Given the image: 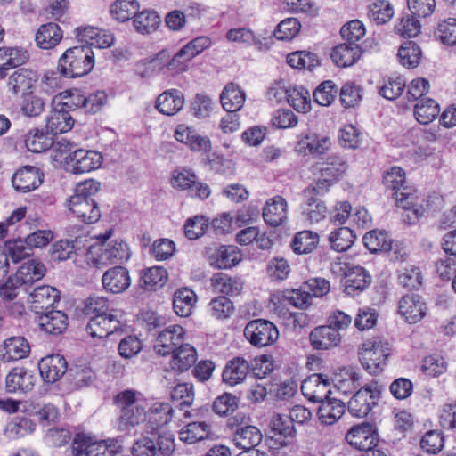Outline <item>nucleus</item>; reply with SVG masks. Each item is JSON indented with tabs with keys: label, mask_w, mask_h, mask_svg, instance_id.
Here are the masks:
<instances>
[{
	"label": "nucleus",
	"mask_w": 456,
	"mask_h": 456,
	"mask_svg": "<svg viewBox=\"0 0 456 456\" xmlns=\"http://www.w3.org/2000/svg\"><path fill=\"white\" fill-rule=\"evenodd\" d=\"M111 231L98 237L99 243L91 245L87 249L86 261L89 265L101 268L109 264L126 261L131 256L128 245L123 240H113L109 244Z\"/></svg>",
	"instance_id": "f257e3e1"
},
{
	"label": "nucleus",
	"mask_w": 456,
	"mask_h": 456,
	"mask_svg": "<svg viewBox=\"0 0 456 456\" xmlns=\"http://www.w3.org/2000/svg\"><path fill=\"white\" fill-rule=\"evenodd\" d=\"M45 272L44 264L35 259L28 260L13 276L0 283V296L6 300H13L20 290L28 292V287L41 280Z\"/></svg>",
	"instance_id": "f03ea898"
},
{
	"label": "nucleus",
	"mask_w": 456,
	"mask_h": 456,
	"mask_svg": "<svg viewBox=\"0 0 456 456\" xmlns=\"http://www.w3.org/2000/svg\"><path fill=\"white\" fill-rule=\"evenodd\" d=\"M94 65V56L90 46L79 45L69 48L61 56L57 69L65 77L87 75Z\"/></svg>",
	"instance_id": "7ed1b4c3"
},
{
	"label": "nucleus",
	"mask_w": 456,
	"mask_h": 456,
	"mask_svg": "<svg viewBox=\"0 0 456 456\" xmlns=\"http://www.w3.org/2000/svg\"><path fill=\"white\" fill-rule=\"evenodd\" d=\"M175 449L172 434L153 428L134 443L131 453L133 456H171Z\"/></svg>",
	"instance_id": "20e7f679"
},
{
	"label": "nucleus",
	"mask_w": 456,
	"mask_h": 456,
	"mask_svg": "<svg viewBox=\"0 0 456 456\" xmlns=\"http://www.w3.org/2000/svg\"><path fill=\"white\" fill-rule=\"evenodd\" d=\"M390 355L389 343L380 337L365 340L358 349L359 361L370 373L380 372Z\"/></svg>",
	"instance_id": "39448f33"
},
{
	"label": "nucleus",
	"mask_w": 456,
	"mask_h": 456,
	"mask_svg": "<svg viewBox=\"0 0 456 456\" xmlns=\"http://www.w3.org/2000/svg\"><path fill=\"white\" fill-rule=\"evenodd\" d=\"M381 388L378 384H370L360 388L348 402L349 412L357 418L368 415L373 405L376 404Z\"/></svg>",
	"instance_id": "423d86ee"
},
{
	"label": "nucleus",
	"mask_w": 456,
	"mask_h": 456,
	"mask_svg": "<svg viewBox=\"0 0 456 456\" xmlns=\"http://www.w3.org/2000/svg\"><path fill=\"white\" fill-rule=\"evenodd\" d=\"M184 330L180 325H170L159 331L154 344L157 354L167 356L174 353L184 340Z\"/></svg>",
	"instance_id": "0eeeda50"
},
{
	"label": "nucleus",
	"mask_w": 456,
	"mask_h": 456,
	"mask_svg": "<svg viewBox=\"0 0 456 456\" xmlns=\"http://www.w3.org/2000/svg\"><path fill=\"white\" fill-rule=\"evenodd\" d=\"M65 159L72 173L83 174L98 168L102 164V157L94 151L76 149Z\"/></svg>",
	"instance_id": "6e6552de"
},
{
	"label": "nucleus",
	"mask_w": 456,
	"mask_h": 456,
	"mask_svg": "<svg viewBox=\"0 0 456 456\" xmlns=\"http://www.w3.org/2000/svg\"><path fill=\"white\" fill-rule=\"evenodd\" d=\"M119 328L120 321L118 313H110L107 315L97 314L89 317L86 331L92 338H104Z\"/></svg>",
	"instance_id": "1a4fd4ad"
},
{
	"label": "nucleus",
	"mask_w": 456,
	"mask_h": 456,
	"mask_svg": "<svg viewBox=\"0 0 456 456\" xmlns=\"http://www.w3.org/2000/svg\"><path fill=\"white\" fill-rule=\"evenodd\" d=\"M348 444L365 452L375 449L377 434L374 427L370 423H362L353 427L346 434Z\"/></svg>",
	"instance_id": "9d476101"
},
{
	"label": "nucleus",
	"mask_w": 456,
	"mask_h": 456,
	"mask_svg": "<svg viewBox=\"0 0 456 456\" xmlns=\"http://www.w3.org/2000/svg\"><path fill=\"white\" fill-rule=\"evenodd\" d=\"M331 379L322 373H315L305 379L301 384L303 395L310 401L319 402L328 398L327 395L330 393V387Z\"/></svg>",
	"instance_id": "9b49d317"
},
{
	"label": "nucleus",
	"mask_w": 456,
	"mask_h": 456,
	"mask_svg": "<svg viewBox=\"0 0 456 456\" xmlns=\"http://www.w3.org/2000/svg\"><path fill=\"white\" fill-rule=\"evenodd\" d=\"M43 182V174L33 166H25L12 175V183L18 192L27 193L37 189Z\"/></svg>",
	"instance_id": "f8f14e48"
},
{
	"label": "nucleus",
	"mask_w": 456,
	"mask_h": 456,
	"mask_svg": "<svg viewBox=\"0 0 456 456\" xmlns=\"http://www.w3.org/2000/svg\"><path fill=\"white\" fill-rule=\"evenodd\" d=\"M40 375L45 382L54 383L65 373L68 374V363L61 354H51L38 362Z\"/></svg>",
	"instance_id": "ddd939ff"
},
{
	"label": "nucleus",
	"mask_w": 456,
	"mask_h": 456,
	"mask_svg": "<svg viewBox=\"0 0 456 456\" xmlns=\"http://www.w3.org/2000/svg\"><path fill=\"white\" fill-rule=\"evenodd\" d=\"M175 138L196 152H209L212 149L211 141L208 136L200 135L194 129L179 125L175 131Z\"/></svg>",
	"instance_id": "4468645a"
},
{
	"label": "nucleus",
	"mask_w": 456,
	"mask_h": 456,
	"mask_svg": "<svg viewBox=\"0 0 456 456\" xmlns=\"http://www.w3.org/2000/svg\"><path fill=\"white\" fill-rule=\"evenodd\" d=\"M30 354V345L27 338L15 336L6 338L0 345V359L4 362L27 358Z\"/></svg>",
	"instance_id": "2eb2a0df"
},
{
	"label": "nucleus",
	"mask_w": 456,
	"mask_h": 456,
	"mask_svg": "<svg viewBox=\"0 0 456 456\" xmlns=\"http://www.w3.org/2000/svg\"><path fill=\"white\" fill-rule=\"evenodd\" d=\"M59 300V290L48 285L37 287L29 293L31 309L37 314L50 310Z\"/></svg>",
	"instance_id": "dca6fc26"
},
{
	"label": "nucleus",
	"mask_w": 456,
	"mask_h": 456,
	"mask_svg": "<svg viewBox=\"0 0 456 456\" xmlns=\"http://www.w3.org/2000/svg\"><path fill=\"white\" fill-rule=\"evenodd\" d=\"M288 204L284 198L276 195L269 199L262 208L265 223L271 227H278L287 220Z\"/></svg>",
	"instance_id": "f3484780"
},
{
	"label": "nucleus",
	"mask_w": 456,
	"mask_h": 456,
	"mask_svg": "<svg viewBox=\"0 0 456 456\" xmlns=\"http://www.w3.org/2000/svg\"><path fill=\"white\" fill-rule=\"evenodd\" d=\"M309 341L315 350H330L339 345L341 335L332 325L318 326L310 332Z\"/></svg>",
	"instance_id": "a211bd4d"
},
{
	"label": "nucleus",
	"mask_w": 456,
	"mask_h": 456,
	"mask_svg": "<svg viewBox=\"0 0 456 456\" xmlns=\"http://www.w3.org/2000/svg\"><path fill=\"white\" fill-rule=\"evenodd\" d=\"M69 208L78 219L86 224H94L101 217V212L95 200L70 196L69 199Z\"/></svg>",
	"instance_id": "6ab92c4d"
},
{
	"label": "nucleus",
	"mask_w": 456,
	"mask_h": 456,
	"mask_svg": "<svg viewBox=\"0 0 456 456\" xmlns=\"http://www.w3.org/2000/svg\"><path fill=\"white\" fill-rule=\"evenodd\" d=\"M36 378L25 368H13L6 376L5 387L9 393H27L33 389Z\"/></svg>",
	"instance_id": "aec40b11"
},
{
	"label": "nucleus",
	"mask_w": 456,
	"mask_h": 456,
	"mask_svg": "<svg viewBox=\"0 0 456 456\" xmlns=\"http://www.w3.org/2000/svg\"><path fill=\"white\" fill-rule=\"evenodd\" d=\"M103 288L113 294H118L128 289L131 283L128 270L123 266L110 268L102 278Z\"/></svg>",
	"instance_id": "412c9836"
},
{
	"label": "nucleus",
	"mask_w": 456,
	"mask_h": 456,
	"mask_svg": "<svg viewBox=\"0 0 456 456\" xmlns=\"http://www.w3.org/2000/svg\"><path fill=\"white\" fill-rule=\"evenodd\" d=\"M395 200L396 205L405 211L403 216V221L409 224H416L424 213L423 207L418 203L417 196L412 192L396 191Z\"/></svg>",
	"instance_id": "4be33fe9"
},
{
	"label": "nucleus",
	"mask_w": 456,
	"mask_h": 456,
	"mask_svg": "<svg viewBox=\"0 0 456 456\" xmlns=\"http://www.w3.org/2000/svg\"><path fill=\"white\" fill-rule=\"evenodd\" d=\"M37 81V74L31 69H19L8 79V88L13 94L21 96L29 94Z\"/></svg>",
	"instance_id": "5701e85b"
},
{
	"label": "nucleus",
	"mask_w": 456,
	"mask_h": 456,
	"mask_svg": "<svg viewBox=\"0 0 456 456\" xmlns=\"http://www.w3.org/2000/svg\"><path fill=\"white\" fill-rule=\"evenodd\" d=\"M399 314L410 323H416L426 314L425 303L418 295H406L398 304Z\"/></svg>",
	"instance_id": "b1692460"
},
{
	"label": "nucleus",
	"mask_w": 456,
	"mask_h": 456,
	"mask_svg": "<svg viewBox=\"0 0 456 456\" xmlns=\"http://www.w3.org/2000/svg\"><path fill=\"white\" fill-rule=\"evenodd\" d=\"M40 329L50 335H60L68 327V316L62 311L48 310L38 314Z\"/></svg>",
	"instance_id": "393cba45"
},
{
	"label": "nucleus",
	"mask_w": 456,
	"mask_h": 456,
	"mask_svg": "<svg viewBox=\"0 0 456 456\" xmlns=\"http://www.w3.org/2000/svg\"><path fill=\"white\" fill-rule=\"evenodd\" d=\"M297 384L292 379L281 383L269 382L266 385H258V396L265 400L268 395L271 398L287 400L291 398L297 392Z\"/></svg>",
	"instance_id": "a878e982"
},
{
	"label": "nucleus",
	"mask_w": 456,
	"mask_h": 456,
	"mask_svg": "<svg viewBox=\"0 0 456 456\" xmlns=\"http://www.w3.org/2000/svg\"><path fill=\"white\" fill-rule=\"evenodd\" d=\"M240 261L237 247L222 245L215 249L209 256V264L216 269H229Z\"/></svg>",
	"instance_id": "bb28decb"
},
{
	"label": "nucleus",
	"mask_w": 456,
	"mask_h": 456,
	"mask_svg": "<svg viewBox=\"0 0 456 456\" xmlns=\"http://www.w3.org/2000/svg\"><path fill=\"white\" fill-rule=\"evenodd\" d=\"M63 33L55 22L41 25L37 30L35 41L37 45L45 50L54 48L62 39Z\"/></svg>",
	"instance_id": "cd10ccee"
},
{
	"label": "nucleus",
	"mask_w": 456,
	"mask_h": 456,
	"mask_svg": "<svg viewBox=\"0 0 456 456\" xmlns=\"http://www.w3.org/2000/svg\"><path fill=\"white\" fill-rule=\"evenodd\" d=\"M370 282L371 276L367 271L361 266H355L346 275L345 292L348 296L355 297L367 289Z\"/></svg>",
	"instance_id": "c85d7f7f"
},
{
	"label": "nucleus",
	"mask_w": 456,
	"mask_h": 456,
	"mask_svg": "<svg viewBox=\"0 0 456 456\" xmlns=\"http://www.w3.org/2000/svg\"><path fill=\"white\" fill-rule=\"evenodd\" d=\"M184 98L181 91L170 89L160 94L156 101V108L159 112L173 116L183 106Z\"/></svg>",
	"instance_id": "c756f323"
},
{
	"label": "nucleus",
	"mask_w": 456,
	"mask_h": 456,
	"mask_svg": "<svg viewBox=\"0 0 456 456\" xmlns=\"http://www.w3.org/2000/svg\"><path fill=\"white\" fill-rule=\"evenodd\" d=\"M73 126L74 119L69 110L61 106V109H54L50 112L45 127L52 134H58L71 130Z\"/></svg>",
	"instance_id": "7c9ffc66"
},
{
	"label": "nucleus",
	"mask_w": 456,
	"mask_h": 456,
	"mask_svg": "<svg viewBox=\"0 0 456 456\" xmlns=\"http://www.w3.org/2000/svg\"><path fill=\"white\" fill-rule=\"evenodd\" d=\"M361 53L362 50L357 44L346 42L333 48L331 59L337 66L346 68L354 64Z\"/></svg>",
	"instance_id": "2f4dec72"
},
{
	"label": "nucleus",
	"mask_w": 456,
	"mask_h": 456,
	"mask_svg": "<svg viewBox=\"0 0 456 456\" xmlns=\"http://www.w3.org/2000/svg\"><path fill=\"white\" fill-rule=\"evenodd\" d=\"M249 371V365L246 360L234 357L230 360L222 373L223 382L229 386H234L241 382Z\"/></svg>",
	"instance_id": "473e14b6"
},
{
	"label": "nucleus",
	"mask_w": 456,
	"mask_h": 456,
	"mask_svg": "<svg viewBox=\"0 0 456 456\" xmlns=\"http://www.w3.org/2000/svg\"><path fill=\"white\" fill-rule=\"evenodd\" d=\"M318 417L320 421L325 425H332L344 414L345 403L338 399L326 398L320 403Z\"/></svg>",
	"instance_id": "72a5a7b5"
},
{
	"label": "nucleus",
	"mask_w": 456,
	"mask_h": 456,
	"mask_svg": "<svg viewBox=\"0 0 456 456\" xmlns=\"http://www.w3.org/2000/svg\"><path fill=\"white\" fill-rule=\"evenodd\" d=\"M50 132L33 128L25 135V145L29 151L35 153L44 152L53 146L54 142Z\"/></svg>",
	"instance_id": "f704fd0d"
},
{
	"label": "nucleus",
	"mask_w": 456,
	"mask_h": 456,
	"mask_svg": "<svg viewBox=\"0 0 456 456\" xmlns=\"http://www.w3.org/2000/svg\"><path fill=\"white\" fill-rule=\"evenodd\" d=\"M146 419L147 411L142 405L129 409H123L120 410L118 427L120 431L129 433L132 428L143 423Z\"/></svg>",
	"instance_id": "c9c22d12"
},
{
	"label": "nucleus",
	"mask_w": 456,
	"mask_h": 456,
	"mask_svg": "<svg viewBox=\"0 0 456 456\" xmlns=\"http://www.w3.org/2000/svg\"><path fill=\"white\" fill-rule=\"evenodd\" d=\"M320 166L321 176L331 183L337 181L347 169L346 161L339 155L329 156Z\"/></svg>",
	"instance_id": "e433bc0d"
},
{
	"label": "nucleus",
	"mask_w": 456,
	"mask_h": 456,
	"mask_svg": "<svg viewBox=\"0 0 456 456\" xmlns=\"http://www.w3.org/2000/svg\"><path fill=\"white\" fill-rule=\"evenodd\" d=\"M330 138L328 136H305L297 145V151L301 154L322 155L330 150Z\"/></svg>",
	"instance_id": "4c0bfd02"
},
{
	"label": "nucleus",
	"mask_w": 456,
	"mask_h": 456,
	"mask_svg": "<svg viewBox=\"0 0 456 456\" xmlns=\"http://www.w3.org/2000/svg\"><path fill=\"white\" fill-rule=\"evenodd\" d=\"M245 94L233 83L227 85L220 95V102L226 112H237L244 105Z\"/></svg>",
	"instance_id": "58836bf2"
},
{
	"label": "nucleus",
	"mask_w": 456,
	"mask_h": 456,
	"mask_svg": "<svg viewBox=\"0 0 456 456\" xmlns=\"http://www.w3.org/2000/svg\"><path fill=\"white\" fill-rule=\"evenodd\" d=\"M172 354V368L181 372L188 370L197 360L195 348L183 341Z\"/></svg>",
	"instance_id": "ea45409f"
},
{
	"label": "nucleus",
	"mask_w": 456,
	"mask_h": 456,
	"mask_svg": "<svg viewBox=\"0 0 456 456\" xmlns=\"http://www.w3.org/2000/svg\"><path fill=\"white\" fill-rule=\"evenodd\" d=\"M195 302L196 295L191 289L187 288L179 289L174 294V311L181 317H187L191 314Z\"/></svg>",
	"instance_id": "a19ab883"
},
{
	"label": "nucleus",
	"mask_w": 456,
	"mask_h": 456,
	"mask_svg": "<svg viewBox=\"0 0 456 456\" xmlns=\"http://www.w3.org/2000/svg\"><path fill=\"white\" fill-rule=\"evenodd\" d=\"M210 426L206 422H191L185 425L180 431V439L187 444H194L198 441L208 438Z\"/></svg>",
	"instance_id": "79ce46f5"
},
{
	"label": "nucleus",
	"mask_w": 456,
	"mask_h": 456,
	"mask_svg": "<svg viewBox=\"0 0 456 456\" xmlns=\"http://www.w3.org/2000/svg\"><path fill=\"white\" fill-rule=\"evenodd\" d=\"M360 376L352 368H344L340 373L336 374L334 379H331V384L337 387L338 391L343 394H350L354 392L359 386Z\"/></svg>",
	"instance_id": "37998d69"
},
{
	"label": "nucleus",
	"mask_w": 456,
	"mask_h": 456,
	"mask_svg": "<svg viewBox=\"0 0 456 456\" xmlns=\"http://www.w3.org/2000/svg\"><path fill=\"white\" fill-rule=\"evenodd\" d=\"M139 7L137 0H116L110 5V12L115 20L126 22L131 18H134Z\"/></svg>",
	"instance_id": "c03bdc74"
},
{
	"label": "nucleus",
	"mask_w": 456,
	"mask_h": 456,
	"mask_svg": "<svg viewBox=\"0 0 456 456\" xmlns=\"http://www.w3.org/2000/svg\"><path fill=\"white\" fill-rule=\"evenodd\" d=\"M172 417L173 408L167 403H155L147 412V419L152 425V429L165 426L171 421Z\"/></svg>",
	"instance_id": "a18cd8bd"
},
{
	"label": "nucleus",
	"mask_w": 456,
	"mask_h": 456,
	"mask_svg": "<svg viewBox=\"0 0 456 456\" xmlns=\"http://www.w3.org/2000/svg\"><path fill=\"white\" fill-rule=\"evenodd\" d=\"M439 112L438 103L431 98L420 99L414 107V115L420 124H429Z\"/></svg>",
	"instance_id": "49530a36"
},
{
	"label": "nucleus",
	"mask_w": 456,
	"mask_h": 456,
	"mask_svg": "<svg viewBox=\"0 0 456 456\" xmlns=\"http://www.w3.org/2000/svg\"><path fill=\"white\" fill-rule=\"evenodd\" d=\"M160 21V17L156 12L144 10L141 12H137L133 23L138 33L150 34L158 28Z\"/></svg>",
	"instance_id": "de8ad7c7"
},
{
	"label": "nucleus",
	"mask_w": 456,
	"mask_h": 456,
	"mask_svg": "<svg viewBox=\"0 0 456 456\" xmlns=\"http://www.w3.org/2000/svg\"><path fill=\"white\" fill-rule=\"evenodd\" d=\"M319 236L311 231H302L297 232L292 240V250L298 255L309 254L317 246Z\"/></svg>",
	"instance_id": "09e8293b"
},
{
	"label": "nucleus",
	"mask_w": 456,
	"mask_h": 456,
	"mask_svg": "<svg viewBox=\"0 0 456 456\" xmlns=\"http://www.w3.org/2000/svg\"><path fill=\"white\" fill-rule=\"evenodd\" d=\"M36 424L24 416H15L5 426V433L11 438L22 437L34 432Z\"/></svg>",
	"instance_id": "8fccbe9b"
},
{
	"label": "nucleus",
	"mask_w": 456,
	"mask_h": 456,
	"mask_svg": "<svg viewBox=\"0 0 456 456\" xmlns=\"http://www.w3.org/2000/svg\"><path fill=\"white\" fill-rule=\"evenodd\" d=\"M355 240L354 232L348 227H340L330 232L329 241L332 249L344 252L351 248Z\"/></svg>",
	"instance_id": "3c124183"
},
{
	"label": "nucleus",
	"mask_w": 456,
	"mask_h": 456,
	"mask_svg": "<svg viewBox=\"0 0 456 456\" xmlns=\"http://www.w3.org/2000/svg\"><path fill=\"white\" fill-rule=\"evenodd\" d=\"M167 280V272L165 268L153 266L142 272L141 281L146 289H156L164 286Z\"/></svg>",
	"instance_id": "603ef678"
},
{
	"label": "nucleus",
	"mask_w": 456,
	"mask_h": 456,
	"mask_svg": "<svg viewBox=\"0 0 456 456\" xmlns=\"http://www.w3.org/2000/svg\"><path fill=\"white\" fill-rule=\"evenodd\" d=\"M363 243L370 252H387L391 248V239L382 231L372 230L363 236Z\"/></svg>",
	"instance_id": "864d4df0"
},
{
	"label": "nucleus",
	"mask_w": 456,
	"mask_h": 456,
	"mask_svg": "<svg viewBox=\"0 0 456 456\" xmlns=\"http://www.w3.org/2000/svg\"><path fill=\"white\" fill-rule=\"evenodd\" d=\"M287 102L298 112L306 113L311 110L310 93L302 86H290Z\"/></svg>",
	"instance_id": "5fc2aeb1"
},
{
	"label": "nucleus",
	"mask_w": 456,
	"mask_h": 456,
	"mask_svg": "<svg viewBox=\"0 0 456 456\" xmlns=\"http://www.w3.org/2000/svg\"><path fill=\"white\" fill-rule=\"evenodd\" d=\"M383 183L388 190H391L393 191L392 196L394 198L396 191L411 192V188L404 186L405 173L401 167H394L390 168V170H388L384 175Z\"/></svg>",
	"instance_id": "6e6d98bb"
},
{
	"label": "nucleus",
	"mask_w": 456,
	"mask_h": 456,
	"mask_svg": "<svg viewBox=\"0 0 456 456\" xmlns=\"http://www.w3.org/2000/svg\"><path fill=\"white\" fill-rule=\"evenodd\" d=\"M435 37L444 45H456V19L447 18L441 20L435 29Z\"/></svg>",
	"instance_id": "4d7b16f0"
},
{
	"label": "nucleus",
	"mask_w": 456,
	"mask_h": 456,
	"mask_svg": "<svg viewBox=\"0 0 456 456\" xmlns=\"http://www.w3.org/2000/svg\"><path fill=\"white\" fill-rule=\"evenodd\" d=\"M421 51L416 43L406 41L398 50V58L401 64L407 68H415L419 62Z\"/></svg>",
	"instance_id": "13d9d810"
},
{
	"label": "nucleus",
	"mask_w": 456,
	"mask_h": 456,
	"mask_svg": "<svg viewBox=\"0 0 456 456\" xmlns=\"http://www.w3.org/2000/svg\"><path fill=\"white\" fill-rule=\"evenodd\" d=\"M287 62L294 69H305L309 70H312L319 65V60L316 58V55L305 51L289 53L287 56Z\"/></svg>",
	"instance_id": "bf43d9fd"
},
{
	"label": "nucleus",
	"mask_w": 456,
	"mask_h": 456,
	"mask_svg": "<svg viewBox=\"0 0 456 456\" xmlns=\"http://www.w3.org/2000/svg\"><path fill=\"white\" fill-rule=\"evenodd\" d=\"M5 250L8 257L12 262L18 263L32 256L30 247L22 239L10 240L5 242Z\"/></svg>",
	"instance_id": "052dcab7"
},
{
	"label": "nucleus",
	"mask_w": 456,
	"mask_h": 456,
	"mask_svg": "<svg viewBox=\"0 0 456 456\" xmlns=\"http://www.w3.org/2000/svg\"><path fill=\"white\" fill-rule=\"evenodd\" d=\"M279 338L276 326L266 320L258 319V346H267L274 344Z\"/></svg>",
	"instance_id": "680f3d73"
},
{
	"label": "nucleus",
	"mask_w": 456,
	"mask_h": 456,
	"mask_svg": "<svg viewBox=\"0 0 456 456\" xmlns=\"http://www.w3.org/2000/svg\"><path fill=\"white\" fill-rule=\"evenodd\" d=\"M68 377L71 379L74 387L79 389L91 385L95 375L90 368L75 366L68 370Z\"/></svg>",
	"instance_id": "e2e57ef3"
},
{
	"label": "nucleus",
	"mask_w": 456,
	"mask_h": 456,
	"mask_svg": "<svg viewBox=\"0 0 456 456\" xmlns=\"http://www.w3.org/2000/svg\"><path fill=\"white\" fill-rule=\"evenodd\" d=\"M170 396L173 402L179 406H191L194 401L193 385L191 383H179L173 387Z\"/></svg>",
	"instance_id": "0e129e2a"
},
{
	"label": "nucleus",
	"mask_w": 456,
	"mask_h": 456,
	"mask_svg": "<svg viewBox=\"0 0 456 456\" xmlns=\"http://www.w3.org/2000/svg\"><path fill=\"white\" fill-rule=\"evenodd\" d=\"M421 370L427 376L436 378L446 371L447 363L441 355L431 354L423 359Z\"/></svg>",
	"instance_id": "69168bd1"
},
{
	"label": "nucleus",
	"mask_w": 456,
	"mask_h": 456,
	"mask_svg": "<svg viewBox=\"0 0 456 456\" xmlns=\"http://www.w3.org/2000/svg\"><path fill=\"white\" fill-rule=\"evenodd\" d=\"M21 112L27 117H37L45 109V102L33 92L21 96Z\"/></svg>",
	"instance_id": "338daca9"
},
{
	"label": "nucleus",
	"mask_w": 456,
	"mask_h": 456,
	"mask_svg": "<svg viewBox=\"0 0 456 456\" xmlns=\"http://www.w3.org/2000/svg\"><path fill=\"white\" fill-rule=\"evenodd\" d=\"M303 214L313 223H318L325 218L327 207L321 200H305L302 205Z\"/></svg>",
	"instance_id": "774afa93"
}]
</instances>
